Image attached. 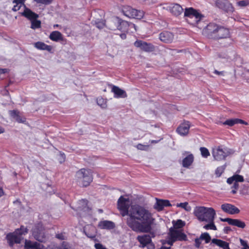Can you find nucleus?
Returning a JSON list of instances; mask_svg holds the SVG:
<instances>
[{
	"mask_svg": "<svg viewBox=\"0 0 249 249\" xmlns=\"http://www.w3.org/2000/svg\"><path fill=\"white\" fill-rule=\"evenodd\" d=\"M129 198L121 196L117 201V208L122 216H127V225L137 232H149L155 219L152 213L146 208L139 205L130 207Z\"/></svg>",
	"mask_w": 249,
	"mask_h": 249,
	"instance_id": "obj_1",
	"label": "nucleus"
},
{
	"mask_svg": "<svg viewBox=\"0 0 249 249\" xmlns=\"http://www.w3.org/2000/svg\"><path fill=\"white\" fill-rule=\"evenodd\" d=\"M194 214L200 221H214L216 213L213 208L198 206L195 207Z\"/></svg>",
	"mask_w": 249,
	"mask_h": 249,
	"instance_id": "obj_2",
	"label": "nucleus"
},
{
	"mask_svg": "<svg viewBox=\"0 0 249 249\" xmlns=\"http://www.w3.org/2000/svg\"><path fill=\"white\" fill-rule=\"evenodd\" d=\"M28 230L26 227L21 226L19 229H16L13 232H10L6 235V239L9 245L12 247L15 244H19L23 239V235L26 234Z\"/></svg>",
	"mask_w": 249,
	"mask_h": 249,
	"instance_id": "obj_3",
	"label": "nucleus"
},
{
	"mask_svg": "<svg viewBox=\"0 0 249 249\" xmlns=\"http://www.w3.org/2000/svg\"><path fill=\"white\" fill-rule=\"evenodd\" d=\"M76 178L80 184L87 187L92 181V172L90 169H81L76 173Z\"/></svg>",
	"mask_w": 249,
	"mask_h": 249,
	"instance_id": "obj_4",
	"label": "nucleus"
},
{
	"mask_svg": "<svg viewBox=\"0 0 249 249\" xmlns=\"http://www.w3.org/2000/svg\"><path fill=\"white\" fill-rule=\"evenodd\" d=\"M234 153V150L232 149L218 146L214 147L212 150V155L215 160L222 161L225 160L226 158Z\"/></svg>",
	"mask_w": 249,
	"mask_h": 249,
	"instance_id": "obj_5",
	"label": "nucleus"
},
{
	"mask_svg": "<svg viewBox=\"0 0 249 249\" xmlns=\"http://www.w3.org/2000/svg\"><path fill=\"white\" fill-rule=\"evenodd\" d=\"M184 16L189 18L188 20L192 24H197L204 17L197 10L192 7L185 9Z\"/></svg>",
	"mask_w": 249,
	"mask_h": 249,
	"instance_id": "obj_6",
	"label": "nucleus"
},
{
	"mask_svg": "<svg viewBox=\"0 0 249 249\" xmlns=\"http://www.w3.org/2000/svg\"><path fill=\"white\" fill-rule=\"evenodd\" d=\"M122 12L124 16L129 18L141 19L144 16L143 11L133 9L128 5L124 6L122 8Z\"/></svg>",
	"mask_w": 249,
	"mask_h": 249,
	"instance_id": "obj_7",
	"label": "nucleus"
},
{
	"mask_svg": "<svg viewBox=\"0 0 249 249\" xmlns=\"http://www.w3.org/2000/svg\"><path fill=\"white\" fill-rule=\"evenodd\" d=\"M218 29V25L214 23H210L203 30V34L211 38H214Z\"/></svg>",
	"mask_w": 249,
	"mask_h": 249,
	"instance_id": "obj_8",
	"label": "nucleus"
},
{
	"mask_svg": "<svg viewBox=\"0 0 249 249\" xmlns=\"http://www.w3.org/2000/svg\"><path fill=\"white\" fill-rule=\"evenodd\" d=\"M111 22L116 25L118 30L124 33L128 32L130 25L127 21L123 20L118 17H115L112 19Z\"/></svg>",
	"mask_w": 249,
	"mask_h": 249,
	"instance_id": "obj_9",
	"label": "nucleus"
},
{
	"mask_svg": "<svg viewBox=\"0 0 249 249\" xmlns=\"http://www.w3.org/2000/svg\"><path fill=\"white\" fill-rule=\"evenodd\" d=\"M215 5L227 13H232L234 11L232 4L228 0H216Z\"/></svg>",
	"mask_w": 249,
	"mask_h": 249,
	"instance_id": "obj_10",
	"label": "nucleus"
},
{
	"mask_svg": "<svg viewBox=\"0 0 249 249\" xmlns=\"http://www.w3.org/2000/svg\"><path fill=\"white\" fill-rule=\"evenodd\" d=\"M134 46L145 52H152L155 50V47L152 44L141 40H136L134 42Z\"/></svg>",
	"mask_w": 249,
	"mask_h": 249,
	"instance_id": "obj_11",
	"label": "nucleus"
},
{
	"mask_svg": "<svg viewBox=\"0 0 249 249\" xmlns=\"http://www.w3.org/2000/svg\"><path fill=\"white\" fill-rule=\"evenodd\" d=\"M33 235L35 239L39 242H43L45 238V236L41 225L38 224L33 229Z\"/></svg>",
	"mask_w": 249,
	"mask_h": 249,
	"instance_id": "obj_12",
	"label": "nucleus"
},
{
	"mask_svg": "<svg viewBox=\"0 0 249 249\" xmlns=\"http://www.w3.org/2000/svg\"><path fill=\"white\" fill-rule=\"evenodd\" d=\"M169 236L171 237L172 239H173L176 241L185 240L186 238V236L184 233L172 228L170 229Z\"/></svg>",
	"mask_w": 249,
	"mask_h": 249,
	"instance_id": "obj_13",
	"label": "nucleus"
},
{
	"mask_svg": "<svg viewBox=\"0 0 249 249\" xmlns=\"http://www.w3.org/2000/svg\"><path fill=\"white\" fill-rule=\"evenodd\" d=\"M167 10H169L173 15L178 16L183 11V8L178 4L171 3L166 7H163Z\"/></svg>",
	"mask_w": 249,
	"mask_h": 249,
	"instance_id": "obj_14",
	"label": "nucleus"
},
{
	"mask_svg": "<svg viewBox=\"0 0 249 249\" xmlns=\"http://www.w3.org/2000/svg\"><path fill=\"white\" fill-rule=\"evenodd\" d=\"M221 208L224 212L230 214H238L240 213V210L231 204H223L221 206Z\"/></svg>",
	"mask_w": 249,
	"mask_h": 249,
	"instance_id": "obj_15",
	"label": "nucleus"
},
{
	"mask_svg": "<svg viewBox=\"0 0 249 249\" xmlns=\"http://www.w3.org/2000/svg\"><path fill=\"white\" fill-rule=\"evenodd\" d=\"M159 38L161 41L164 43H170L173 41L174 36L170 32L164 31L159 34Z\"/></svg>",
	"mask_w": 249,
	"mask_h": 249,
	"instance_id": "obj_16",
	"label": "nucleus"
},
{
	"mask_svg": "<svg viewBox=\"0 0 249 249\" xmlns=\"http://www.w3.org/2000/svg\"><path fill=\"white\" fill-rule=\"evenodd\" d=\"M220 220L223 222H227L231 225L236 226L242 229L244 228L246 226V224L244 222L237 219L220 218Z\"/></svg>",
	"mask_w": 249,
	"mask_h": 249,
	"instance_id": "obj_17",
	"label": "nucleus"
},
{
	"mask_svg": "<svg viewBox=\"0 0 249 249\" xmlns=\"http://www.w3.org/2000/svg\"><path fill=\"white\" fill-rule=\"evenodd\" d=\"M229 36V30L227 28L218 25V29L214 39H222L228 37Z\"/></svg>",
	"mask_w": 249,
	"mask_h": 249,
	"instance_id": "obj_18",
	"label": "nucleus"
},
{
	"mask_svg": "<svg viewBox=\"0 0 249 249\" xmlns=\"http://www.w3.org/2000/svg\"><path fill=\"white\" fill-rule=\"evenodd\" d=\"M182 155L185 157L182 160V165L184 168H189L193 163L194 160V155L189 152L185 151Z\"/></svg>",
	"mask_w": 249,
	"mask_h": 249,
	"instance_id": "obj_19",
	"label": "nucleus"
},
{
	"mask_svg": "<svg viewBox=\"0 0 249 249\" xmlns=\"http://www.w3.org/2000/svg\"><path fill=\"white\" fill-rule=\"evenodd\" d=\"M190 127L189 121H186L181 124L177 128V132L181 136H186L188 134Z\"/></svg>",
	"mask_w": 249,
	"mask_h": 249,
	"instance_id": "obj_20",
	"label": "nucleus"
},
{
	"mask_svg": "<svg viewBox=\"0 0 249 249\" xmlns=\"http://www.w3.org/2000/svg\"><path fill=\"white\" fill-rule=\"evenodd\" d=\"M84 232L86 236L90 238H93L96 235V229L93 225L89 224L84 227L83 229Z\"/></svg>",
	"mask_w": 249,
	"mask_h": 249,
	"instance_id": "obj_21",
	"label": "nucleus"
},
{
	"mask_svg": "<svg viewBox=\"0 0 249 249\" xmlns=\"http://www.w3.org/2000/svg\"><path fill=\"white\" fill-rule=\"evenodd\" d=\"M21 15L30 21L37 19L39 17L38 14L33 12L31 9L26 7L25 5H24V11L21 13Z\"/></svg>",
	"mask_w": 249,
	"mask_h": 249,
	"instance_id": "obj_22",
	"label": "nucleus"
},
{
	"mask_svg": "<svg viewBox=\"0 0 249 249\" xmlns=\"http://www.w3.org/2000/svg\"><path fill=\"white\" fill-rule=\"evenodd\" d=\"M24 249H45L44 246L37 242L25 240Z\"/></svg>",
	"mask_w": 249,
	"mask_h": 249,
	"instance_id": "obj_23",
	"label": "nucleus"
},
{
	"mask_svg": "<svg viewBox=\"0 0 249 249\" xmlns=\"http://www.w3.org/2000/svg\"><path fill=\"white\" fill-rule=\"evenodd\" d=\"M111 92L114 93V97L116 98H126L127 97L126 92L116 86H112Z\"/></svg>",
	"mask_w": 249,
	"mask_h": 249,
	"instance_id": "obj_24",
	"label": "nucleus"
},
{
	"mask_svg": "<svg viewBox=\"0 0 249 249\" xmlns=\"http://www.w3.org/2000/svg\"><path fill=\"white\" fill-rule=\"evenodd\" d=\"M98 227L101 229L112 230L115 228V225L112 221L103 220L98 223Z\"/></svg>",
	"mask_w": 249,
	"mask_h": 249,
	"instance_id": "obj_25",
	"label": "nucleus"
},
{
	"mask_svg": "<svg viewBox=\"0 0 249 249\" xmlns=\"http://www.w3.org/2000/svg\"><path fill=\"white\" fill-rule=\"evenodd\" d=\"M138 241L141 245V247L143 248L151 242V236L148 234L139 235L137 238Z\"/></svg>",
	"mask_w": 249,
	"mask_h": 249,
	"instance_id": "obj_26",
	"label": "nucleus"
},
{
	"mask_svg": "<svg viewBox=\"0 0 249 249\" xmlns=\"http://www.w3.org/2000/svg\"><path fill=\"white\" fill-rule=\"evenodd\" d=\"M49 38L55 42L63 41L64 37L62 34L59 31H54L51 33Z\"/></svg>",
	"mask_w": 249,
	"mask_h": 249,
	"instance_id": "obj_27",
	"label": "nucleus"
},
{
	"mask_svg": "<svg viewBox=\"0 0 249 249\" xmlns=\"http://www.w3.org/2000/svg\"><path fill=\"white\" fill-rule=\"evenodd\" d=\"M10 116L19 123H24L26 122V118L21 117L19 115V112L18 110H13L9 111Z\"/></svg>",
	"mask_w": 249,
	"mask_h": 249,
	"instance_id": "obj_28",
	"label": "nucleus"
},
{
	"mask_svg": "<svg viewBox=\"0 0 249 249\" xmlns=\"http://www.w3.org/2000/svg\"><path fill=\"white\" fill-rule=\"evenodd\" d=\"M244 124L245 125L248 124L247 122L243 121V120H241L240 119H237V118H234V119L227 120L223 123V124L228 125L229 126H233L235 124Z\"/></svg>",
	"mask_w": 249,
	"mask_h": 249,
	"instance_id": "obj_29",
	"label": "nucleus"
},
{
	"mask_svg": "<svg viewBox=\"0 0 249 249\" xmlns=\"http://www.w3.org/2000/svg\"><path fill=\"white\" fill-rule=\"evenodd\" d=\"M34 47L40 50H46L48 52H51L52 50V47L50 45H48L42 42H37L34 44Z\"/></svg>",
	"mask_w": 249,
	"mask_h": 249,
	"instance_id": "obj_30",
	"label": "nucleus"
},
{
	"mask_svg": "<svg viewBox=\"0 0 249 249\" xmlns=\"http://www.w3.org/2000/svg\"><path fill=\"white\" fill-rule=\"evenodd\" d=\"M212 243L223 249H230L229 247V243L226 241L220 239H213L212 240Z\"/></svg>",
	"mask_w": 249,
	"mask_h": 249,
	"instance_id": "obj_31",
	"label": "nucleus"
},
{
	"mask_svg": "<svg viewBox=\"0 0 249 249\" xmlns=\"http://www.w3.org/2000/svg\"><path fill=\"white\" fill-rule=\"evenodd\" d=\"M154 208L158 211L162 210L164 208L163 200L157 199V202L155 204Z\"/></svg>",
	"mask_w": 249,
	"mask_h": 249,
	"instance_id": "obj_32",
	"label": "nucleus"
},
{
	"mask_svg": "<svg viewBox=\"0 0 249 249\" xmlns=\"http://www.w3.org/2000/svg\"><path fill=\"white\" fill-rule=\"evenodd\" d=\"M172 223L174 226V229H175L181 228L185 225L184 222H183L180 219H178L176 221H173Z\"/></svg>",
	"mask_w": 249,
	"mask_h": 249,
	"instance_id": "obj_33",
	"label": "nucleus"
},
{
	"mask_svg": "<svg viewBox=\"0 0 249 249\" xmlns=\"http://www.w3.org/2000/svg\"><path fill=\"white\" fill-rule=\"evenodd\" d=\"M31 22V28L33 29H38L41 27V21L39 20L34 19Z\"/></svg>",
	"mask_w": 249,
	"mask_h": 249,
	"instance_id": "obj_34",
	"label": "nucleus"
},
{
	"mask_svg": "<svg viewBox=\"0 0 249 249\" xmlns=\"http://www.w3.org/2000/svg\"><path fill=\"white\" fill-rule=\"evenodd\" d=\"M226 167V164L224 165L219 166L216 168L215 171V174L216 176L218 177H219L224 172Z\"/></svg>",
	"mask_w": 249,
	"mask_h": 249,
	"instance_id": "obj_35",
	"label": "nucleus"
},
{
	"mask_svg": "<svg viewBox=\"0 0 249 249\" xmlns=\"http://www.w3.org/2000/svg\"><path fill=\"white\" fill-rule=\"evenodd\" d=\"M207 222H209V224H206L205 225L203 228L205 229V230H214V231H216L217 230V228H216V227L215 226V225H214V222L213 221H207Z\"/></svg>",
	"mask_w": 249,
	"mask_h": 249,
	"instance_id": "obj_36",
	"label": "nucleus"
},
{
	"mask_svg": "<svg viewBox=\"0 0 249 249\" xmlns=\"http://www.w3.org/2000/svg\"><path fill=\"white\" fill-rule=\"evenodd\" d=\"M97 103L103 108H106L107 107V101L101 97L97 98Z\"/></svg>",
	"mask_w": 249,
	"mask_h": 249,
	"instance_id": "obj_37",
	"label": "nucleus"
},
{
	"mask_svg": "<svg viewBox=\"0 0 249 249\" xmlns=\"http://www.w3.org/2000/svg\"><path fill=\"white\" fill-rule=\"evenodd\" d=\"M200 239H201V240H205L206 243H209L211 239V237L210 235L207 232H204V233H202L200 235Z\"/></svg>",
	"mask_w": 249,
	"mask_h": 249,
	"instance_id": "obj_38",
	"label": "nucleus"
},
{
	"mask_svg": "<svg viewBox=\"0 0 249 249\" xmlns=\"http://www.w3.org/2000/svg\"><path fill=\"white\" fill-rule=\"evenodd\" d=\"M177 206L178 207H181L188 212L190 211L191 210V207L190 206H188V203L186 202L178 203L177 204Z\"/></svg>",
	"mask_w": 249,
	"mask_h": 249,
	"instance_id": "obj_39",
	"label": "nucleus"
},
{
	"mask_svg": "<svg viewBox=\"0 0 249 249\" xmlns=\"http://www.w3.org/2000/svg\"><path fill=\"white\" fill-rule=\"evenodd\" d=\"M200 151L202 156L205 158H207L210 155V152L207 148L205 147H200Z\"/></svg>",
	"mask_w": 249,
	"mask_h": 249,
	"instance_id": "obj_40",
	"label": "nucleus"
},
{
	"mask_svg": "<svg viewBox=\"0 0 249 249\" xmlns=\"http://www.w3.org/2000/svg\"><path fill=\"white\" fill-rule=\"evenodd\" d=\"M36 3L42 5H49L51 4L53 0H33Z\"/></svg>",
	"mask_w": 249,
	"mask_h": 249,
	"instance_id": "obj_41",
	"label": "nucleus"
},
{
	"mask_svg": "<svg viewBox=\"0 0 249 249\" xmlns=\"http://www.w3.org/2000/svg\"><path fill=\"white\" fill-rule=\"evenodd\" d=\"M237 5L241 7H246L249 5V1L248 0H243L237 2Z\"/></svg>",
	"mask_w": 249,
	"mask_h": 249,
	"instance_id": "obj_42",
	"label": "nucleus"
},
{
	"mask_svg": "<svg viewBox=\"0 0 249 249\" xmlns=\"http://www.w3.org/2000/svg\"><path fill=\"white\" fill-rule=\"evenodd\" d=\"M234 182H243L244 179V178L242 176L239 175H235L233 176Z\"/></svg>",
	"mask_w": 249,
	"mask_h": 249,
	"instance_id": "obj_43",
	"label": "nucleus"
},
{
	"mask_svg": "<svg viewBox=\"0 0 249 249\" xmlns=\"http://www.w3.org/2000/svg\"><path fill=\"white\" fill-rule=\"evenodd\" d=\"M15 4L14 5L12 10L14 11H17L20 9V8L23 6V4L19 3H14Z\"/></svg>",
	"mask_w": 249,
	"mask_h": 249,
	"instance_id": "obj_44",
	"label": "nucleus"
},
{
	"mask_svg": "<svg viewBox=\"0 0 249 249\" xmlns=\"http://www.w3.org/2000/svg\"><path fill=\"white\" fill-rule=\"evenodd\" d=\"M65 155L64 153H60L58 156V160L60 163H63L65 160Z\"/></svg>",
	"mask_w": 249,
	"mask_h": 249,
	"instance_id": "obj_45",
	"label": "nucleus"
},
{
	"mask_svg": "<svg viewBox=\"0 0 249 249\" xmlns=\"http://www.w3.org/2000/svg\"><path fill=\"white\" fill-rule=\"evenodd\" d=\"M70 247L69 244L66 242H63L59 247V249H70Z\"/></svg>",
	"mask_w": 249,
	"mask_h": 249,
	"instance_id": "obj_46",
	"label": "nucleus"
},
{
	"mask_svg": "<svg viewBox=\"0 0 249 249\" xmlns=\"http://www.w3.org/2000/svg\"><path fill=\"white\" fill-rule=\"evenodd\" d=\"M176 241V240H174V239H172L171 237L169 236L168 240L167 241H164L162 242L163 244H165L166 243L169 245L170 246H172L173 243Z\"/></svg>",
	"mask_w": 249,
	"mask_h": 249,
	"instance_id": "obj_47",
	"label": "nucleus"
},
{
	"mask_svg": "<svg viewBox=\"0 0 249 249\" xmlns=\"http://www.w3.org/2000/svg\"><path fill=\"white\" fill-rule=\"evenodd\" d=\"M239 187V184L238 182H234L233 185L232 187V188L233 189L232 190L231 192L232 194H234L236 193L237 190Z\"/></svg>",
	"mask_w": 249,
	"mask_h": 249,
	"instance_id": "obj_48",
	"label": "nucleus"
},
{
	"mask_svg": "<svg viewBox=\"0 0 249 249\" xmlns=\"http://www.w3.org/2000/svg\"><path fill=\"white\" fill-rule=\"evenodd\" d=\"M96 249H107L104 246L100 243H96L94 245Z\"/></svg>",
	"mask_w": 249,
	"mask_h": 249,
	"instance_id": "obj_49",
	"label": "nucleus"
},
{
	"mask_svg": "<svg viewBox=\"0 0 249 249\" xmlns=\"http://www.w3.org/2000/svg\"><path fill=\"white\" fill-rule=\"evenodd\" d=\"M201 239H200V237H199V238L195 239V246L197 248H199L200 247V246L201 244Z\"/></svg>",
	"mask_w": 249,
	"mask_h": 249,
	"instance_id": "obj_50",
	"label": "nucleus"
},
{
	"mask_svg": "<svg viewBox=\"0 0 249 249\" xmlns=\"http://www.w3.org/2000/svg\"><path fill=\"white\" fill-rule=\"evenodd\" d=\"M240 241L241 245L244 247V248H249V245H248L246 241L241 239H240Z\"/></svg>",
	"mask_w": 249,
	"mask_h": 249,
	"instance_id": "obj_51",
	"label": "nucleus"
},
{
	"mask_svg": "<svg viewBox=\"0 0 249 249\" xmlns=\"http://www.w3.org/2000/svg\"><path fill=\"white\" fill-rule=\"evenodd\" d=\"M79 202L80 203L83 204V205H85V207L84 208H81V207H79L80 209H81V210H83V209H86V208L87 209H89L88 208H87V203H88V201L87 200L82 199V200H79Z\"/></svg>",
	"mask_w": 249,
	"mask_h": 249,
	"instance_id": "obj_52",
	"label": "nucleus"
},
{
	"mask_svg": "<svg viewBox=\"0 0 249 249\" xmlns=\"http://www.w3.org/2000/svg\"><path fill=\"white\" fill-rule=\"evenodd\" d=\"M105 26V24L103 22H98L96 23V26L99 29H102Z\"/></svg>",
	"mask_w": 249,
	"mask_h": 249,
	"instance_id": "obj_53",
	"label": "nucleus"
},
{
	"mask_svg": "<svg viewBox=\"0 0 249 249\" xmlns=\"http://www.w3.org/2000/svg\"><path fill=\"white\" fill-rule=\"evenodd\" d=\"M55 237L60 240H65V236L63 233H58L56 234L55 235Z\"/></svg>",
	"mask_w": 249,
	"mask_h": 249,
	"instance_id": "obj_54",
	"label": "nucleus"
},
{
	"mask_svg": "<svg viewBox=\"0 0 249 249\" xmlns=\"http://www.w3.org/2000/svg\"><path fill=\"white\" fill-rule=\"evenodd\" d=\"M136 147L138 149L143 150H145L146 146L140 143L138 144Z\"/></svg>",
	"mask_w": 249,
	"mask_h": 249,
	"instance_id": "obj_55",
	"label": "nucleus"
},
{
	"mask_svg": "<svg viewBox=\"0 0 249 249\" xmlns=\"http://www.w3.org/2000/svg\"><path fill=\"white\" fill-rule=\"evenodd\" d=\"M26 0H14L13 1V3H19L20 4H22L23 5V6L24 7V2H25Z\"/></svg>",
	"mask_w": 249,
	"mask_h": 249,
	"instance_id": "obj_56",
	"label": "nucleus"
},
{
	"mask_svg": "<svg viewBox=\"0 0 249 249\" xmlns=\"http://www.w3.org/2000/svg\"><path fill=\"white\" fill-rule=\"evenodd\" d=\"M164 203V207L171 206V204L170 203V201L167 200H163Z\"/></svg>",
	"mask_w": 249,
	"mask_h": 249,
	"instance_id": "obj_57",
	"label": "nucleus"
},
{
	"mask_svg": "<svg viewBox=\"0 0 249 249\" xmlns=\"http://www.w3.org/2000/svg\"><path fill=\"white\" fill-rule=\"evenodd\" d=\"M234 178H233V176L231 177V178H229L227 179V182L228 183L231 184V183H232L234 181Z\"/></svg>",
	"mask_w": 249,
	"mask_h": 249,
	"instance_id": "obj_58",
	"label": "nucleus"
},
{
	"mask_svg": "<svg viewBox=\"0 0 249 249\" xmlns=\"http://www.w3.org/2000/svg\"><path fill=\"white\" fill-rule=\"evenodd\" d=\"M147 246H148V249H154L155 248L154 245L152 243V242L149 243Z\"/></svg>",
	"mask_w": 249,
	"mask_h": 249,
	"instance_id": "obj_59",
	"label": "nucleus"
},
{
	"mask_svg": "<svg viewBox=\"0 0 249 249\" xmlns=\"http://www.w3.org/2000/svg\"><path fill=\"white\" fill-rule=\"evenodd\" d=\"M7 71L8 70L7 69H0V75L7 72Z\"/></svg>",
	"mask_w": 249,
	"mask_h": 249,
	"instance_id": "obj_60",
	"label": "nucleus"
},
{
	"mask_svg": "<svg viewBox=\"0 0 249 249\" xmlns=\"http://www.w3.org/2000/svg\"><path fill=\"white\" fill-rule=\"evenodd\" d=\"M120 36L121 37V38L123 39H124L126 38V35L125 33H124H124L120 34Z\"/></svg>",
	"mask_w": 249,
	"mask_h": 249,
	"instance_id": "obj_61",
	"label": "nucleus"
},
{
	"mask_svg": "<svg viewBox=\"0 0 249 249\" xmlns=\"http://www.w3.org/2000/svg\"><path fill=\"white\" fill-rule=\"evenodd\" d=\"M214 73L218 75H222L223 74V71H219L217 70H214Z\"/></svg>",
	"mask_w": 249,
	"mask_h": 249,
	"instance_id": "obj_62",
	"label": "nucleus"
},
{
	"mask_svg": "<svg viewBox=\"0 0 249 249\" xmlns=\"http://www.w3.org/2000/svg\"><path fill=\"white\" fill-rule=\"evenodd\" d=\"M231 229L229 227H226L224 229V231L226 233H228V231H231Z\"/></svg>",
	"mask_w": 249,
	"mask_h": 249,
	"instance_id": "obj_63",
	"label": "nucleus"
},
{
	"mask_svg": "<svg viewBox=\"0 0 249 249\" xmlns=\"http://www.w3.org/2000/svg\"><path fill=\"white\" fill-rule=\"evenodd\" d=\"M4 195V192L1 188H0V197Z\"/></svg>",
	"mask_w": 249,
	"mask_h": 249,
	"instance_id": "obj_64",
	"label": "nucleus"
}]
</instances>
